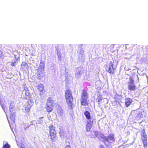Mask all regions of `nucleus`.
<instances>
[{
  "instance_id": "7ed1b4c3",
  "label": "nucleus",
  "mask_w": 148,
  "mask_h": 148,
  "mask_svg": "<svg viewBox=\"0 0 148 148\" xmlns=\"http://www.w3.org/2000/svg\"><path fill=\"white\" fill-rule=\"evenodd\" d=\"M114 61H111L108 62L106 65V71L111 74H114L116 69V66L114 65Z\"/></svg>"
},
{
  "instance_id": "4be33fe9",
  "label": "nucleus",
  "mask_w": 148,
  "mask_h": 148,
  "mask_svg": "<svg viewBox=\"0 0 148 148\" xmlns=\"http://www.w3.org/2000/svg\"><path fill=\"white\" fill-rule=\"evenodd\" d=\"M97 102H99L102 100V97L101 96H99L97 98Z\"/></svg>"
},
{
  "instance_id": "2f4dec72",
  "label": "nucleus",
  "mask_w": 148,
  "mask_h": 148,
  "mask_svg": "<svg viewBox=\"0 0 148 148\" xmlns=\"http://www.w3.org/2000/svg\"><path fill=\"white\" fill-rule=\"evenodd\" d=\"M96 133V132H95V134Z\"/></svg>"
},
{
  "instance_id": "9d476101",
  "label": "nucleus",
  "mask_w": 148,
  "mask_h": 148,
  "mask_svg": "<svg viewBox=\"0 0 148 148\" xmlns=\"http://www.w3.org/2000/svg\"><path fill=\"white\" fill-rule=\"evenodd\" d=\"M64 96L65 99L73 98L72 92L69 89H67L66 90Z\"/></svg>"
},
{
  "instance_id": "f3484780",
  "label": "nucleus",
  "mask_w": 148,
  "mask_h": 148,
  "mask_svg": "<svg viewBox=\"0 0 148 148\" xmlns=\"http://www.w3.org/2000/svg\"><path fill=\"white\" fill-rule=\"evenodd\" d=\"M27 100L28 101L27 102L26 106L31 108L34 103V102L33 101V99H31Z\"/></svg>"
},
{
  "instance_id": "a211bd4d",
  "label": "nucleus",
  "mask_w": 148,
  "mask_h": 148,
  "mask_svg": "<svg viewBox=\"0 0 148 148\" xmlns=\"http://www.w3.org/2000/svg\"><path fill=\"white\" fill-rule=\"evenodd\" d=\"M57 112L61 116L63 114V110L62 108L60 107L59 106L57 109Z\"/></svg>"
},
{
  "instance_id": "c756f323",
  "label": "nucleus",
  "mask_w": 148,
  "mask_h": 148,
  "mask_svg": "<svg viewBox=\"0 0 148 148\" xmlns=\"http://www.w3.org/2000/svg\"><path fill=\"white\" fill-rule=\"evenodd\" d=\"M20 148H25L24 147V145H22L21 146Z\"/></svg>"
},
{
  "instance_id": "ddd939ff",
  "label": "nucleus",
  "mask_w": 148,
  "mask_h": 148,
  "mask_svg": "<svg viewBox=\"0 0 148 148\" xmlns=\"http://www.w3.org/2000/svg\"><path fill=\"white\" fill-rule=\"evenodd\" d=\"M29 68L27 63L25 62H23L21 65V69L23 71H25Z\"/></svg>"
},
{
  "instance_id": "9b49d317",
  "label": "nucleus",
  "mask_w": 148,
  "mask_h": 148,
  "mask_svg": "<svg viewBox=\"0 0 148 148\" xmlns=\"http://www.w3.org/2000/svg\"><path fill=\"white\" fill-rule=\"evenodd\" d=\"M65 100L68 107L70 109H73L74 106L73 104L74 98H72Z\"/></svg>"
},
{
  "instance_id": "0eeeda50",
  "label": "nucleus",
  "mask_w": 148,
  "mask_h": 148,
  "mask_svg": "<svg viewBox=\"0 0 148 148\" xmlns=\"http://www.w3.org/2000/svg\"><path fill=\"white\" fill-rule=\"evenodd\" d=\"M128 90L131 91H134L136 89V86L134 84V80L132 77H130L129 78V81L128 83Z\"/></svg>"
},
{
  "instance_id": "aec40b11",
  "label": "nucleus",
  "mask_w": 148,
  "mask_h": 148,
  "mask_svg": "<svg viewBox=\"0 0 148 148\" xmlns=\"http://www.w3.org/2000/svg\"><path fill=\"white\" fill-rule=\"evenodd\" d=\"M31 108L26 106L25 108V112H29L30 111Z\"/></svg>"
},
{
  "instance_id": "6ab92c4d",
  "label": "nucleus",
  "mask_w": 148,
  "mask_h": 148,
  "mask_svg": "<svg viewBox=\"0 0 148 148\" xmlns=\"http://www.w3.org/2000/svg\"><path fill=\"white\" fill-rule=\"evenodd\" d=\"M15 112L11 113L9 116V119L10 120H14L15 119Z\"/></svg>"
},
{
  "instance_id": "f03ea898",
  "label": "nucleus",
  "mask_w": 148,
  "mask_h": 148,
  "mask_svg": "<svg viewBox=\"0 0 148 148\" xmlns=\"http://www.w3.org/2000/svg\"><path fill=\"white\" fill-rule=\"evenodd\" d=\"M44 68V63L43 62L41 61L40 63L39 66L37 69L36 73V75L38 79L40 80L45 76Z\"/></svg>"
},
{
  "instance_id": "6e6552de",
  "label": "nucleus",
  "mask_w": 148,
  "mask_h": 148,
  "mask_svg": "<svg viewBox=\"0 0 148 148\" xmlns=\"http://www.w3.org/2000/svg\"><path fill=\"white\" fill-rule=\"evenodd\" d=\"M130 116L138 120L143 117L142 112L137 110H133L132 111Z\"/></svg>"
},
{
  "instance_id": "cd10ccee",
  "label": "nucleus",
  "mask_w": 148,
  "mask_h": 148,
  "mask_svg": "<svg viewBox=\"0 0 148 148\" xmlns=\"http://www.w3.org/2000/svg\"><path fill=\"white\" fill-rule=\"evenodd\" d=\"M65 148H71V147L69 145H67L65 146Z\"/></svg>"
},
{
  "instance_id": "5701e85b",
  "label": "nucleus",
  "mask_w": 148,
  "mask_h": 148,
  "mask_svg": "<svg viewBox=\"0 0 148 148\" xmlns=\"http://www.w3.org/2000/svg\"><path fill=\"white\" fill-rule=\"evenodd\" d=\"M10 145L8 143H6L3 145L2 148H10Z\"/></svg>"
},
{
  "instance_id": "39448f33",
  "label": "nucleus",
  "mask_w": 148,
  "mask_h": 148,
  "mask_svg": "<svg viewBox=\"0 0 148 148\" xmlns=\"http://www.w3.org/2000/svg\"><path fill=\"white\" fill-rule=\"evenodd\" d=\"M49 133L50 136V139L52 142H55L56 139V133L55 130V127L52 125L49 126Z\"/></svg>"
},
{
  "instance_id": "dca6fc26",
  "label": "nucleus",
  "mask_w": 148,
  "mask_h": 148,
  "mask_svg": "<svg viewBox=\"0 0 148 148\" xmlns=\"http://www.w3.org/2000/svg\"><path fill=\"white\" fill-rule=\"evenodd\" d=\"M84 115L87 119L90 120L91 119L90 114L89 111H85L84 112Z\"/></svg>"
},
{
  "instance_id": "393cba45",
  "label": "nucleus",
  "mask_w": 148,
  "mask_h": 148,
  "mask_svg": "<svg viewBox=\"0 0 148 148\" xmlns=\"http://www.w3.org/2000/svg\"><path fill=\"white\" fill-rule=\"evenodd\" d=\"M16 61L15 60L14 62H12L11 63V65L12 66H14L16 65Z\"/></svg>"
},
{
  "instance_id": "4468645a",
  "label": "nucleus",
  "mask_w": 148,
  "mask_h": 148,
  "mask_svg": "<svg viewBox=\"0 0 148 148\" xmlns=\"http://www.w3.org/2000/svg\"><path fill=\"white\" fill-rule=\"evenodd\" d=\"M141 139L142 141L147 140V136L146 134L145 130H144L141 133Z\"/></svg>"
},
{
  "instance_id": "bb28decb",
  "label": "nucleus",
  "mask_w": 148,
  "mask_h": 148,
  "mask_svg": "<svg viewBox=\"0 0 148 148\" xmlns=\"http://www.w3.org/2000/svg\"><path fill=\"white\" fill-rule=\"evenodd\" d=\"M99 148H105L103 145H101L99 146Z\"/></svg>"
},
{
  "instance_id": "20e7f679",
  "label": "nucleus",
  "mask_w": 148,
  "mask_h": 148,
  "mask_svg": "<svg viewBox=\"0 0 148 148\" xmlns=\"http://www.w3.org/2000/svg\"><path fill=\"white\" fill-rule=\"evenodd\" d=\"M54 100L51 97H49L47 99L45 108L47 112H51L54 106Z\"/></svg>"
},
{
  "instance_id": "7c9ffc66",
  "label": "nucleus",
  "mask_w": 148,
  "mask_h": 148,
  "mask_svg": "<svg viewBox=\"0 0 148 148\" xmlns=\"http://www.w3.org/2000/svg\"><path fill=\"white\" fill-rule=\"evenodd\" d=\"M2 52L1 51H0V55H2Z\"/></svg>"
},
{
  "instance_id": "f257e3e1",
  "label": "nucleus",
  "mask_w": 148,
  "mask_h": 148,
  "mask_svg": "<svg viewBox=\"0 0 148 148\" xmlns=\"http://www.w3.org/2000/svg\"><path fill=\"white\" fill-rule=\"evenodd\" d=\"M81 95L80 103L83 106H88L89 100H88V94L87 91L84 89L82 90Z\"/></svg>"
},
{
  "instance_id": "c85d7f7f",
  "label": "nucleus",
  "mask_w": 148,
  "mask_h": 148,
  "mask_svg": "<svg viewBox=\"0 0 148 148\" xmlns=\"http://www.w3.org/2000/svg\"><path fill=\"white\" fill-rule=\"evenodd\" d=\"M12 104H13L14 103V102L13 101H12V102L11 103L10 106V108H11V109H12V107H11V106L12 105H12Z\"/></svg>"
},
{
  "instance_id": "f8f14e48",
  "label": "nucleus",
  "mask_w": 148,
  "mask_h": 148,
  "mask_svg": "<svg viewBox=\"0 0 148 148\" xmlns=\"http://www.w3.org/2000/svg\"><path fill=\"white\" fill-rule=\"evenodd\" d=\"M38 90L40 95H42L45 92V91L44 89V87L43 85L41 84H38L37 86Z\"/></svg>"
},
{
  "instance_id": "412c9836",
  "label": "nucleus",
  "mask_w": 148,
  "mask_h": 148,
  "mask_svg": "<svg viewBox=\"0 0 148 148\" xmlns=\"http://www.w3.org/2000/svg\"><path fill=\"white\" fill-rule=\"evenodd\" d=\"M144 147L146 148L147 146V140L142 141Z\"/></svg>"
},
{
  "instance_id": "2eb2a0df",
  "label": "nucleus",
  "mask_w": 148,
  "mask_h": 148,
  "mask_svg": "<svg viewBox=\"0 0 148 148\" xmlns=\"http://www.w3.org/2000/svg\"><path fill=\"white\" fill-rule=\"evenodd\" d=\"M132 102V100L130 98H127L126 99L125 101V106L128 107L130 105Z\"/></svg>"
},
{
  "instance_id": "1a4fd4ad",
  "label": "nucleus",
  "mask_w": 148,
  "mask_h": 148,
  "mask_svg": "<svg viewBox=\"0 0 148 148\" xmlns=\"http://www.w3.org/2000/svg\"><path fill=\"white\" fill-rule=\"evenodd\" d=\"M24 90L25 91V99L27 100L32 99L28 88L26 86L24 88Z\"/></svg>"
},
{
  "instance_id": "b1692460",
  "label": "nucleus",
  "mask_w": 148,
  "mask_h": 148,
  "mask_svg": "<svg viewBox=\"0 0 148 148\" xmlns=\"http://www.w3.org/2000/svg\"><path fill=\"white\" fill-rule=\"evenodd\" d=\"M92 123L93 121H89L87 123L86 125L88 126H89L91 127L92 126Z\"/></svg>"
},
{
  "instance_id": "423d86ee",
  "label": "nucleus",
  "mask_w": 148,
  "mask_h": 148,
  "mask_svg": "<svg viewBox=\"0 0 148 148\" xmlns=\"http://www.w3.org/2000/svg\"><path fill=\"white\" fill-rule=\"evenodd\" d=\"M102 138L103 139V142L107 147L109 146L107 142L108 143H110L115 141L114 136L113 134H110L108 137L103 136Z\"/></svg>"
},
{
  "instance_id": "a878e982",
  "label": "nucleus",
  "mask_w": 148,
  "mask_h": 148,
  "mask_svg": "<svg viewBox=\"0 0 148 148\" xmlns=\"http://www.w3.org/2000/svg\"><path fill=\"white\" fill-rule=\"evenodd\" d=\"M91 127L88 125H86V129L87 131H89Z\"/></svg>"
}]
</instances>
